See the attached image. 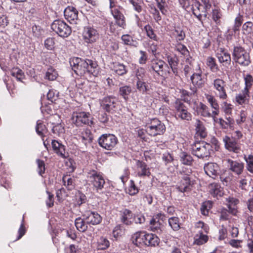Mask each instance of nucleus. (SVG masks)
I'll list each match as a JSON object with an SVG mask.
<instances>
[{
    "instance_id": "nucleus-29",
    "label": "nucleus",
    "mask_w": 253,
    "mask_h": 253,
    "mask_svg": "<svg viewBox=\"0 0 253 253\" xmlns=\"http://www.w3.org/2000/svg\"><path fill=\"white\" fill-rule=\"evenodd\" d=\"M146 236L145 232H137L135 233L132 236V242L137 246H139L140 245H145V240L144 239Z\"/></svg>"
},
{
    "instance_id": "nucleus-56",
    "label": "nucleus",
    "mask_w": 253,
    "mask_h": 253,
    "mask_svg": "<svg viewBox=\"0 0 253 253\" xmlns=\"http://www.w3.org/2000/svg\"><path fill=\"white\" fill-rule=\"evenodd\" d=\"M137 81L146 80V71L144 68H140L137 69L136 73Z\"/></svg>"
},
{
    "instance_id": "nucleus-18",
    "label": "nucleus",
    "mask_w": 253,
    "mask_h": 253,
    "mask_svg": "<svg viewBox=\"0 0 253 253\" xmlns=\"http://www.w3.org/2000/svg\"><path fill=\"white\" fill-rule=\"evenodd\" d=\"M65 18L71 24H77L78 20V11L73 6H68L64 11Z\"/></svg>"
},
{
    "instance_id": "nucleus-47",
    "label": "nucleus",
    "mask_w": 253,
    "mask_h": 253,
    "mask_svg": "<svg viewBox=\"0 0 253 253\" xmlns=\"http://www.w3.org/2000/svg\"><path fill=\"white\" fill-rule=\"evenodd\" d=\"M121 40L126 45L136 46V44H134L135 42L133 41L132 37L129 35H123L121 37Z\"/></svg>"
},
{
    "instance_id": "nucleus-62",
    "label": "nucleus",
    "mask_w": 253,
    "mask_h": 253,
    "mask_svg": "<svg viewBox=\"0 0 253 253\" xmlns=\"http://www.w3.org/2000/svg\"><path fill=\"white\" fill-rule=\"evenodd\" d=\"M37 133L40 136H43V132L45 130V126L41 122H38L36 127Z\"/></svg>"
},
{
    "instance_id": "nucleus-30",
    "label": "nucleus",
    "mask_w": 253,
    "mask_h": 253,
    "mask_svg": "<svg viewBox=\"0 0 253 253\" xmlns=\"http://www.w3.org/2000/svg\"><path fill=\"white\" fill-rule=\"evenodd\" d=\"M145 245L147 246H156L159 243V238L155 234L152 233H147L146 232Z\"/></svg>"
},
{
    "instance_id": "nucleus-64",
    "label": "nucleus",
    "mask_w": 253,
    "mask_h": 253,
    "mask_svg": "<svg viewBox=\"0 0 253 253\" xmlns=\"http://www.w3.org/2000/svg\"><path fill=\"white\" fill-rule=\"evenodd\" d=\"M207 98L209 103L213 109L214 110L219 109V105L217 101L213 96H209Z\"/></svg>"
},
{
    "instance_id": "nucleus-34",
    "label": "nucleus",
    "mask_w": 253,
    "mask_h": 253,
    "mask_svg": "<svg viewBox=\"0 0 253 253\" xmlns=\"http://www.w3.org/2000/svg\"><path fill=\"white\" fill-rule=\"evenodd\" d=\"M179 157V161L182 164L187 166L192 165L193 159L190 154L185 152L182 151L180 153Z\"/></svg>"
},
{
    "instance_id": "nucleus-1",
    "label": "nucleus",
    "mask_w": 253,
    "mask_h": 253,
    "mask_svg": "<svg viewBox=\"0 0 253 253\" xmlns=\"http://www.w3.org/2000/svg\"><path fill=\"white\" fill-rule=\"evenodd\" d=\"M70 64L72 70L78 75L82 76L87 73L96 76L97 74V64L91 60L73 57L70 59Z\"/></svg>"
},
{
    "instance_id": "nucleus-59",
    "label": "nucleus",
    "mask_w": 253,
    "mask_h": 253,
    "mask_svg": "<svg viewBox=\"0 0 253 253\" xmlns=\"http://www.w3.org/2000/svg\"><path fill=\"white\" fill-rule=\"evenodd\" d=\"M144 29L146 32L147 35L151 39L156 40V35L154 33V31L152 28V27L148 24L144 27Z\"/></svg>"
},
{
    "instance_id": "nucleus-51",
    "label": "nucleus",
    "mask_w": 253,
    "mask_h": 253,
    "mask_svg": "<svg viewBox=\"0 0 253 253\" xmlns=\"http://www.w3.org/2000/svg\"><path fill=\"white\" fill-rule=\"evenodd\" d=\"M244 79L245 83L244 88H246L249 91V89L253 84V77L250 74L244 75Z\"/></svg>"
},
{
    "instance_id": "nucleus-49",
    "label": "nucleus",
    "mask_w": 253,
    "mask_h": 253,
    "mask_svg": "<svg viewBox=\"0 0 253 253\" xmlns=\"http://www.w3.org/2000/svg\"><path fill=\"white\" fill-rule=\"evenodd\" d=\"M253 23L249 21L245 23L242 26V30L243 34L245 35H249L253 32Z\"/></svg>"
},
{
    "instance_id": "nucleus-58",
    "label": "nucleus",
    "mask_w": 253,
    "mask_h": 253,
    "mask_svg": "<svg viewBox=\"0 0 253 253\" xmlns=\"http://www.w3.org/2000/svg\"><path fill=\"white\" fill-rule=\"evenodd\" d=\"M157 3V5L161 13L165 15L167 12V10L165 8V5H166V2L165 0H155Z\"/></svg>"
},
{
    "instance_id": "nucleus-21",
    "label": "nucleus",
    "mask_w": 253,
    "mask_h": 253,
    "mask_svg": "<svg viewBox=\"0 0 253 253\" xmlns=\"http://www.w3.org/2000/svg\"><path fill=\"white\" fill-rule=\"evenodd\" d=\"M219 62L222 63L223 66L229 65L231 63V58L230 53L226 49L220 48L216 54Z\"/></svg>"
},
{
    "instance_id": "nucleus-48",
    "label": "nucleus",
    "mask_w": 253,
    "mask_h": 253,
    "mask_svg": "<svg viewBox=\"0 0 253 253\" xmlns=\"http://www.w3.org/2000/svg\"><path fill=\"white\" fill-rule=\"evenodd\" d=\"M245 160L247 163V169L250 172L253 173V156L248 155L245 156Z\"/></svg>"
},
{
    "instance_id": "nucleus-10",
    "label": "nucleus",
    "mask_w": 253,
    "mask_h": 253,
    "mask_svg": "<svg viewBox=\"0 0 253 253\" xmlns=\"http://www.w3.org/2000/svg\"><path fill=\"white\" fill-rule=\"evenodd\" d=\"M150 69L152 70L158 75L165 77L167 74H169V71L165 70V67H168V65L162 60L153 59L150 64Z\"/></svg>"
},
{
    "instance_id": "nucleus-22",
    "label": "nucleus",
    "mask_w": 253,
    "mask_h": 253,
    "mask_svg": "<svg viewBox=\"0 0 253 253\" xmlns=\"http://www.w3.org/2000/svg\"><path fill=\"white\" fill-rule=\"evenodd\" d=\"M161 213L157 214L156 217H153L150 221L149 228L150 230L154 232L160 234L162 233L163 228L164 227L163 225L159 221V218L161 215Z\"/></svg>"
},
{
    "instance_id": "nucleus-33",
    "label": "nucleus",
    "mask_w": 253,
    "mask_h": 253,
    "mask_svg": "<svg viewBox=\"0 0 253 253\" xmlns=\"http://www.w3.org/2000/svg\"><path fill=\"white\" fill-rule=\"evenodd\" d=\"M113 66L112 67V70L118 75L123 76L127 72V67L123 64L116 62L113 63Z\"/></svg>"
},
{
    "instance_id": "nucleus-8",
    "label": "nucleus",
    "mask_w": 253,
    "mask_h": 253,
    "mask_svg": "<svg viewBox=\"0 0 253 253\" xmlns=\"http://www.w3.org/2000/svg\"><path fill=\"white\" fill-rule=\"evenodd\" d=\"M72 121L77 126H81L84 125L90 126L93 124L90 114L84 112H74L72 116Z\"/></svg>"
},
{
    "instance_id": "nucleus-45",
    "label": "nucleus",
    "mask_w": 253,
    "mask_h": 253,
    "mask_svg": "<svg viewBox=\"0 0 253 253\" xmlns=\"http://www.w3.org/2000/svg\"><path fill=\"white\" fill-rule=\"evenodd\" d=\"M109 246V241L104 237H100L97 241V248L98 250H104L108 248Z\"/></svg>"
},
{
    "instance_id": "nucleus-26",
    "label": "nucleus",
    "mask_w": 253,
    "mask_h": 253,
    "mask_svg": "<svg viewBox=\"0 0 253 253\" xmlns=\"http://www.w3.org/2000/svg\"><path fill=\"white\" fill-rule=\"evenodd\" d=\"M196 134L201 138H205L207 136L208 132L204 123L200 120L197 119L194 124Z\"/></svg>"
},
{
    "instance_id": "nucleus-24",
    "label": "nucleus",
    "mask_w": 253,
    "mask_h": 253,
    "mask_svg": "<svg viewBox=\"0 0 253 253\" xmlns=\"http://www.w3.org/2000/svg\"><path fill=\"white\" fill-rule=\"evenodd\" d=\"M111 13L114 19L116 20L117 24L123 29L125 28L126 26L125 17L122 13L118 9V8H114L111 10Z\"/></svg>"
},
{
    "instance_id": "nucleus-53",
    "label": "nucleus",
    "mask_w": 253,
    "mask_h": 253,
    "mask_svg": "<svg viewBox=\"0 0 253 253\" xmlns=\"http://www.w3.org/2000/svg\"><path fill=\"white\" fill-rule=\"evenodd\" d=\"M145 216L141 213L135 214L133 216V223L134 222L135 224H141L145 222Z\"/></svg>"
},
{
    "instance_id": "nucleus-6",
    "label": "nucleus",
    "mask_w": 253,
    "mask_h": 253,
    "mask_svg": "<svg viewBox=\"0 0 253 253\" xmlns=\"http://www.w3.org/2000/svg\"><path fill=\"white\" fill-rule=\"evenodd\" d=\"M98 142L100 147L108 150H112L117 144V137L111 133L102 134L98 139Z\"/></svg>"
},
{
    "instance_id": "nucleus-52",
    "label": "nucleus",
    "mask_w": 253,
    "mask_h": 253,
    "mask_svg": "<svg viewBox=\"0 0 253 253\" xmlns=\"http://www.w3.org/2000/svg\"><path fill=\"white\" fill-rule=\"evenodd\" d=\"M175 49V50L181 53L183 56H187L189 55V52L187 47L182 44L179 43L177 44Z\"/></svg>"
},
{
    "instance_id": "nucleus-14",
    "label": "nucleus",
    "mask_w": 253,
    "mask_h": 253,
    "mask_svg": "<svg viewBox=\"0 0 253 253\" xmlns=\"http://www.w3.org/2000/svg\"><path fill=\"white\" fill-rule=\"evenodd\" d=\"M194 181L191 177L182 176L180 181L176 186V189L181 193L188 192L191 190Z\"/></svg>"
},
{
    "instance_id": "nucleus-40",
    "label": "nucleus",
    "mask_w": 253,
    "mask_h": 253,
    "mask_svg": "<svg viewBox=\"0 0 253 253\" xmlns=\"http://www.w3.org/2000/svg\"><path fill=\"white\" fill-rule=\"evenodd\" d=\"M11 75L19 81L22 82V80L25 78L24 72L18 68H13L11 71Z\"/></svg>"
},
{
    "instance_id": "nucleus-12",
    "label": "nucleus",
    "mask_w": 253,
    "mask_h": 253,
    "mask_svg": "<svg viewBox=\"0 0 253 253\" xmlns=\"http://www.w3.org/2000/svg\"><path fill=\"white\" fill-rule=\"evenodd\" d=\"M82 213L83 217L88 224L95 225L100 223L102 221V217L96 211L83 210Z\"/></svg>"
},
{
    "instance_id": "nucleus-19",
    "label": "nucleus",
    "mask_w": 253,
    "mask_h": 253,
    "mask_svg": "<svg viewBox=\"0 0 253 253\" xmlns=\"http://www.w3.org/2000/svg\"><path fill=\"white\" fill-rule=\"evenodd\" d=\"M204 169L206 173L212 178L215 179L219 174L220 168L216 163H209Z\"/></svg>"
},
{
    "instance_id": "nucleus-31",
    "label": "nucleus",
    "mask_w": 253,
    "mask_h": 253,
    "mask_svg": "<svg viewBox=\"0 0 253 253\" xmlns=\"http://www.w3.org/2000/svg\"><path fill=\"white\" fill-rule=\"evenodd\" d=\"M191 80L194 87H202L204 84L205 81L202 77V74L200 73H194L191 76Z\"/></svg>"
},
{
    "instance_id": "nucleus-57",
    "label": "nucleus",
    "mask_w": 253,
    "mask_h": 253,
    "mask_svg": "<svg viewBox=\"0 0 253 253\" xmlns=\"http://www.w3.org/2000/svg\"><path fill=\"white\" fill-rule=\"evenodd\" d=\"M162 160L164 162L165 165L171 163L174 160L173 157L171 154L169 152H165L162 155Z\"/></svg>"
},
{
    "instance_id": "nucleus-25",
    "label": "nucleus",
    "mask_w": 253,
    "mask_h": 253,
    "mask_svg": "<svg viewBox=\"0 0 253 253\" xmlns=\"http://www.w3.org/2000/svg\"><path fill=\"white\" fill-rule=\"evenodd\" d=\"M52 149L55 153L62 158H65L66 156L65 146L58 141L53 140L51 142Z\"/></svg>"
},
{
    "instance_id": "nucleus-41",
    "label": "nucleus",
    "mask_w": 253,
    "mask_h": 253,
    "mask_svg": "<svg viewBox=\"0 0 253 253\" xmlns=\"http://www.w3.org/2000/svg\"><path fill=\"white\" fill-rule=\"evenodd\" d=\"M207 65L210 67L211 71L215 72L219 70L215 59L212 57H208L207 59Z\"/></svg>"
},
{
    "instance_id": "nucleus-23",
    "label": "nucleus",
    "mask_w": 253,
    "mask_h": 253,
    "mask_svg": "<svg viewBox=\"0 0 253 253\" xmlns=\"http://www.w3.org/2000/svg\"><path fill=\"white\" fill-rule=\"evenodd\" d=\"M133 214L132 211L126 209L121 211V221L126 226H131L133 223Z\"/></svg>"
},
{
    "instance_id": "nucleus-55",
    "label": "nucleus",
    "mask_w": 253,
    "mask_h": 253,
    "mask_svg": "<svg viewBox=\"0 0 253 253\" xmlns=\"http://www.w3.org/2000/svg\"><path fill=\"white\" fill-rule=\"evenodd\" d=\"M195 227L198 231L201 230L206 233H207L209 230L208 226L202 221H199L196 223Z\"/></svg>"
},
{
    "instance_id": "nucleus-9",
    "label": "nucleus",
    "mask_w": 253,
    "mask_h": 253,
    "mask_svg": "<svg viewBox=\"0 0 253 253\" xmlns=\"http://www.w3.org/2000/svg\"><path fill=\"white\" fill-rule=\"evenodd\" d=\"M88 177L97 192L104 187L105 181L99 172L92 170L88 173Z\"/></svg>"
},
{
    "instance_id": "nucleus-4",
    "label": "nucleus",
    "mask_w": 253,
    "mask_h": 253,
    "mask_svg": "<svg viewBox=\"0 0 253 253\" xmlns=\"http://www.w3.org/2000/svg\"><path fill=\"white\" fill-rule=\"evenodd\" d=\"M192 154L199 158L204 159L210 156L211 146L205 142H197L191 145Z\"/></svg>"
},
{
    "instance_id": "nucleus-27",
    "label": "nucleus",
    "mask_w": 253,
    "mask_h": 253,
    "mask_svg": "<svg viewBox=\"0 0 253 253\" xmlns=\"http://www.w3.org/2000/svg\"><path fill=\"white\" fill-rule=\"evenodd\" d=\"M249 97V91L246 88H244L241 92L236 95L235 100L238 104L242 105L248 103Z\"/></svg>"
},
{
    "instance_id": "nucleus-20",
    "label": "nucleus",
    "mask_w": 253,
    "mask_h": 253,
    "mask_svg": "<svg viewBox=\"0 0 253 253\" xmlns=\"http://www.w3.org/2000/svg\"><path fill=\"white\" fill-rule=\"evenodd\" d=\"M136 165L137 168V175L138 177H149L151 175L150 168L145 162L137 160Z\"/></svg>"
},
{
    "instance_id": "nucleus-60",
    "label": "nucleus",
    "mask_w": 253,
    "mask_h": 253,
    "mask_svg": "<svg viewBox=\"0 0 253 253\" xmlns=\"http://www.w3.org/2000/svg\"><path fill=\"white\" fill-rule=\"evenodd\" d=\"M130 185L128 189V193L131 196L136 194L139 190L137 187L135 186L134 182L133 180H130Z\"/></svg>"
},
{
    "instance_id": "nucleus-63",
    "label": "nucleus",
    "mask_w": 253,
    "mask_h": 253,
    "mask_svg": "<svg viewBox=\"0 0 253 253\" xmlns=\"http://www.w3.org/2000/svg\"><path fill=\"white\" fill-rule=\"evenodd\" d=\"M38 165V170L40 175H42L45 172V165L43 161L40 159L37 160Z\"/></svg>"
},
{
    "instance_id": "nucleus-2",
    "label": "nucleus",
    "mask_w": 253,
    "mask_h": 253,
    "mask_svg": "<svg viewBox=\"0 0 253 253\" xmlns=\"http://www.w3.org/2000/svg\"><path fill=\"white\" fill-rule=\"evenodd\" d=\"M232 55L233 61L241 66H248L251 63L250 53L240 45L233 47Z\"/></svg>"
},
{
    "instance_id": "nucleus-32",
    "label": "nucleus",
    "mask_w": 253,
    "mask_h": 253,
    "mask_svg": "<svg viewBox=\"0 0 253 253\" xmlns=\"http://www.w3.org/2000/svg\"><path fill=\"white\" fill-rule=\"evenodd\" d=\"M132 91V89L130 85H124L120 87L118 93L119 95L122 96L126 101H127Z\"/></svg>"
},
{
    "instance_id": "nucleus-5",
    "label": "nucleus",
    "mask_w": 253,
    "mask_h": 253,
    "mask_svg": "<svg viewBox=\"0 0 253 253\" xmlns=\"http://www.w3.org/2000/svg\"><path fill=\"white\" fill-rule=\"evenodd\" d=\"M175 117L177 119L190 121L192 115L188 111L187 107L180 100H176L174 104Z\"/></svg>"
},
{
    "instance_id": "nucleus-28",
    "label": "nucleus",
    "mask_w": 253,
    "mask_h": 253,
    "mask_svg": "<svg viewBox=\"0 0 253 253\" xmlns=\"http://www.w3.org/2000/svg\"><path fill=\"white\" fill-rule=\"evenodd\" d=\"M244 21V17L242 15L239 13L234 20V24L231 29L228 30L230 35H233L238 34L240 31V28Z\"/></svg>"
},
{
    "instance_id": "nucleus-42",
    "label": "nucleus",
    "mask_w": 253,
    "mask_h": 253,
    "mask_svg": "<svg viewBox=\"0 0 253 253\" xmlns=\"http://www.w3.org/2000/svg\"><path fill=\"white\" fill-rule=\"evenodd\" d=\"M222 13L220 9H214L212 10L211 17L212 20L214 21V22L217 25H220L221 23L220 19L222 17Z\"/></svg>"
},
{
    "instance_id": "nucleus-61",
    "label": "nucleus",
    "mask_w": 253,
    "mask_h": 253,
    "mask_svg": "<svg viewBox=\"0 0 253 253\" xmlns=\"http://www.w3.org/2000/svg\"><path fill=\"white\" fill-rule=\"evenodd\" d=\"M124 227L121 224L117 225L114 229L113 233L115 237L121 236L124 233Z\"/></svg>"
},
{
    "instance_id": "nucleus-36",
    "label": "nucleus",
    "mask_w": 253,
    "mask_h": 253,
    "mask_svg": "<svg viewBox=\"0 0 253 253\" xmlns=\"http://www.w3.org/2000/svg\"><path fill=\"white\" fill-rule=\"evenodd\" d=\"M198 233L194 237V244L197 245H202L208 241V237L204 234V232L201 230L198 231Z\"/></svg>"
},
{
    "instance_id": "nucleus-38",
    "label": "nucleus",
    "mask_w": 253,
    "mask_h": 253,
    "mask_svg": "<svg viewBox=\"0 0 253 253\" xmlns=\"http://www.w3.org/2000/svg\"><path fill=\"white\" fill-rule=\"evenodd\" d=\"M81 138L82 142L86 145L87 144L92 142L93 136L89 130L86 129L82 132L81 135Z\"/></svg>"
},
{
    "instance_id": "nucleus-54",
    "label": "nucleus",
    "mask_w": 253,
    "mask_h": 253,
    "mask_svg": "<svg viewBox=\"0 0 253 253\" xmlns=\"http://www.w3.org/2000/svg\"><path fill=\"white\" fill-rule=\"evenodd\" d=\"M210 192L213 196H220L221 194L219 185L216 183L211 184Z\"/></svg>"
},
{
    "instance_id": "nucleus-43",
    "label": "nucleus",
    "mask_w": 253,
    "mask_h": 253,
    "mask_svg": "<svg viewBox=\"0 0 253 253\" xmlns=\"http://www.w3.org/2000/svg\"><path fill=\"white\" fill-rule=\"evenodd\" d=\"M191 89L192 91V92H189L186 90H182L181 91V97L185 102L187 103H190L191 101L190 96L196 92L197 91L196 87H195L191 88Z\"/></svg>"
},
{
    "instance_id": "nucleus-7",
    "label": "nucleus",
    "mask_w": 253,
    "mask_h": 253,
    "mask_svg": "<svg viewBox=\"0 0 253 253\" xmlns=\"http://www.w3.org/2000/svg\"><path fill=\"white\" fill-rule=\"evenodd\" d=\"M51 28L59 36L68 37L72 32L71 28L63 20H55L51 25Z\"/></svg>"
},
{
    "instance_id": "nucleus-13",
    "label": "nucleus",
    "mask_w": 253,
    "mask_h": 253,
    "mask_svg": "<svg viewBox=\"0 0 253 253\" xmlns=\"http://www.w3.org/2000/svg\"><path fill=\"white\" fill-rule=\"evenodd\" d=\"M83 37L85 42L92 43L99 39V33L93 27L87 26L84 29Z\"/></svg>"
},
{
    "instance_id": "nucleus-11",
    "label": "nucleus",
    "mask_w": 253,
    "mask_h": 253,
    "mask_svg": "<svg viewBox=\"0 0 253 253\" xmlns=\"http://www.w3.org/2000/svg\"><path fill=\"white\" fill-rule=\"evenodd\" d=\"M225 148L230 152L238 153L241 151V143L235 137L225 136L223 137Z\"/></svg>"
},
{
    "instance_id": "nucleus-17",
    "label": "nucleus",
    "mask_w": 253,
    "mask_h": 253,
    "mask_svg": "<svg viewBox=\"0 0 253 253\" xmlns=\"http://www.w3.org/2000/svg\"><path fill=\"white\" fill-rule=\"evenodd\" d=\"M100 106L106 112H110L115 108L116 99L112 96H106L100 100Z\"/></svg>"
},
{
    "instance_id": "nucleus-46",
    "label": "nucleus",
    "mask_w": 253,
    "mask_h": 253,
    "mask_svg": "<svg viewBox=\"0 0 253 253\" xmlns=\"http://www.w3.org/2000/svg\"><path fill=\"white\" fill-rule=\"evenodd\" d=\"M58 76L57 71L53 68H49L45 74V78L49 81L55 80Z\"/></svg>"
},
{
    "instance_id": "nucleus-44",
    "label": "nucleus",
    "mask_w": 253,
    "mask_h": 253,
    "mask_svg": "<svg viewBox=\"0 0 253 253\" xmlns=\"http://www.w3.org/2000/svg\"><path fill=\"white\" fill-rule=\"evenodd\" d=\"M169 225L174 231H178L180 227L179 225V218L177 217H171L169 219Z\"/></svg>"
},
{
    "instance_id": "nucleus-35",
    "label": "nucleus",
    "mask_w": 253,
    "mask_h": 253,
    "mask_svg": "<svg viewBox=\"0 0 253 253\" xmlns=\"http://www.w3.org/2000/svg\"><path fill=\"white\" fill-rule=\"evenodd\" d=\"M75 224L77 229L80 232H85L87 230V224L84 217H78L75 221Z\"/></svg>"
},
{
    "instance_id": "nucleus-15",
    "label": "nucleus",
    "mask_w": 253,
    "mask_h": 253,
    "mask_svg": "<svg viewBox=\"0 0 253 253\" xmlns=\"http://www.w3.org/2000/svg\"><path fill=\"white\" fill-rule=\"evenodd\" d=\"M214 88L216 90L217 96L221 99H226L227 98L225 87L226 83L222 79H215L212 83Z\"/></svg>"
},
{
    "instance_id": "nucleus-39",
    "label": "nucleus",
    "mask_w": 253,
    "mask_h": 253,
    "mask_svg": "<svg viewBox=\"0 0 253 253\" xmlns=\"http://www.w3.org/2000/svg\"><path fill=\"white\" fill-rule=\"evenodd\" d=\"M136 87L137 90L142 94H145L149 90V86L145 82V80L137 81Z\"/></svg>"
},
{
    "instance_id": "nucleus-3",
    "label": "nucleus",
    "mask_w": 253,
    "mask_h": 253,
    "mask_svg": "<svg viewBox=\"0 0 253 253\" xmlns=\"http://www.w3.org/2000/svg\"><path fill=\"white\" fill-rule=\"evenodd\" d=\"M145 127L146 133L151 136L162 135L166 129L164 124L157 118L151 119L147 123Z\"/></svg>"
},
{
    "instance_id": "nucleus-16",
    "label": "nucleus",
    "mask_w": 253,
    "mask_h": 253,
    "mask_svg": "<svg viewBox=\"0 0 253 253\" xmlns=\"http://www.w3.org/2000/svg\"><path fill=\"white\" fill-rule=\"evenodd\" d=\"M229 169L234 174L239 175L244 169V164L240 161H234L231 159L226 160Z\"/></svg>"
},
{
    "instance_id": "nucleus-50",
    "label": "nucleus",
    "mask_w": 253,
    "mask_h": 253,
    "mask_svg": "<svg viewBox=\"0 0 253 253\" xmlns=\"http://www.w3.org/2000/svg\"><path fill=\"white\" fill-rule=\"evenodd\" d=\"M199 112L201 115L205 117H210L211 116L209 111L208 107L202 103L200 104Z\"/></svg>"
},
{
    "instance_id": "nucleus-37",
    "label": "nucleus",
    "mask_w": 253,
    "mask_h": 253,
    "mask_svg": "<svg viewBox=\"0 0 253 253\" xmlns=\"http://www.w3.org/2000/svg\"><path fill=\"white\" fill-rule=\"evenodd\" d=\"M226 120L222 118L219 119V124L221 127L223 129H227L228 127H233L234 124V120L231 117L226 116L225 117Z\"/></svg>"
}]
</instances>
